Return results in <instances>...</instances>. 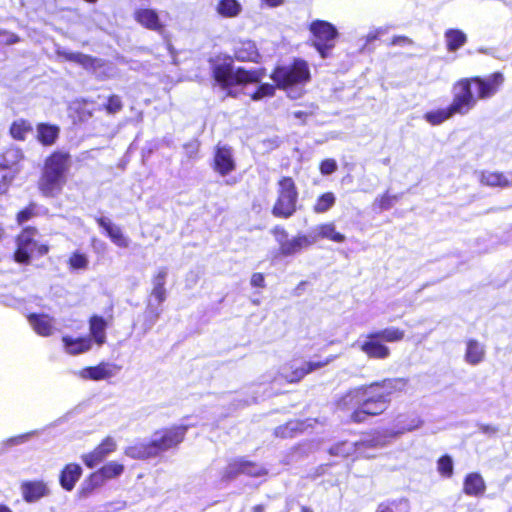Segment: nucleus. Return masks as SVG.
Masks as SVG:
<instances>
[{
  "mask_svg": "<svg viewBox=\"0 0 512 512\" xmlns=\"http://www.w3.org/2000/svg\"><path fill=\"white\" fill-rule=\"evenodd\" d=\"M213 76L216 84L223 90L227 91L229 96H237L238 90L249 95L252 100L258 101L265 97L273 96L275 87L271 84H261L255 91H247L248 85L260 83L264 78L263 69L246 70L244 68L235 69L233 60L230 57L218 56L213 62Z\"/></svg>",
  "mask_w": 512,
  "mask_h": 512,
  "instance_id": "obj_1",
  "label": "nucleus"
},
{
  "mask_svg": "<svg viewBox=\"0 0 512 512\" xmlns=\"http://www.w3.org/2000/svg\"><path fill=\"white\" fill-rule=\"evenodd\" d=\"M393 388L394 382L391 380L359 387L346 394L340 405L355 409L351 415L352 420L362 422L367 416L379 415L386 410Z\"/></svg>",
  "mask_w": 512,
  "mask_h": 512,
  "instance_id": "obj_2",
  "label": "nucleus"
},
{
  "mask_svg": "<svg viewBox=\"0 0 512 512\" xmlns=\"http://www.w3.org/2000/svg\"><path fill=\"white\" fill-rule=\"evenodd\" d=\"M504 83V75L495 72L486 78L462 79L453 86L451 108L455 114H467L473 109L478 99H487L497 93Z\"/></svg>",
  "mask_w": 512,
  "mask_h": 512,
  "instance_id": "obj_3",
  "label": "nucleus"
},
{
  "mask_svg": "<svg viewBox=\"0 0 512 512\" xmlns=\"http://www.w3.org/2000/svg\"><path fill=\"white\" fill-rule=\"evenodd\" d=\"M271 78L290 98L297 99L304 93V87L310 81L311 74L306 61L295 59L291 64L275 68Z\"/></svg>",
  "mask_w": 512,
  "mask_h": 512,
  "instance_id": "obj_4",
  "label": "nucleus"
},
{
  "mask_svg": "<svg viewBox=\"0 0 512 512\" xmlns=\"http://www.w3.org/2000/svg\"><path fill=\"white\" fill-rule=\"evenodd\" d=\"M37 235V229L27 227L16 237V250L13 254V259L16 263L28 265L30 264L31 258L34 254L44 256L48 253V245L39 242L37 240Z\"/></svg>",
  "mask_w": 512,
  "mask_h": 512,
  "instance_id": "obj_5",
  "label": "nucleus"
},
{
  "mask_svg": "<svg viewBox=\"0 0 512 512\" xmlns=\"http://www.w3.org/2000/svg\"><path fill=\"white\" fill-rule=\"evenodd\" d=\"M298 191L291 177H282L278 181L277 200L272 213L276 217L289 218L296 211Z\"/></svg>",
  "mask_w": 512,
  "mask_h": 512,
  "instance_id": "obj_6",
  "label": "nucleus"
},
{
  "mask_svg": "<svg viewBox=\"0 0 512 512\" xmlns=\"http://www.w3.org/2000/svg\"><path fill=\"white\" fill-rule=\"evenodd\" d=\"M309 31L312 35V44L320 56L322 58L328 57L338 37L336 27L324 20H314L309 25Z\"/></svg>",
  "mask_w": 512,
  "mask_h": 512,
  "instance_id": "obj_7",
  "label": "nucleus"
},
{
  "mask_svg": "<svg viewBox=\"0 0 512 512\" xmlns=\"http://www.w3.org/2000/svg\"><path fill=\"white\" fill-rule=\"evenodd\" d=\"M276 240L279 244L280 253L283 256H291L308 249L316 243V237L309 234H297L292 238H287V233L283 229L275 231Z\"/></svg>",
  "mask_w": 512,
  "mask_h": 512,
  "instance_id": "obj_8",
  "label": "nucleus"
},
{
  "mask_svg": "<svg viewBox=\"0 0 512 512\" xmlns=\"http://www.w3.org/2000/svg\"><path fill=\"white\" fill-rule=\"evenodd\" d=\"M187 428L185 425H174L155 431L151 440L156 449V454L158 455L180 444L184 439Z\"/></svg>",
  "mask_w": 512,
  "mask_h": 512,
  "instance_id": "obj_9",
  "label": "nucleus"
},
{
  "mask_svg": "<svg viewBox=\"0 0 512 512\" xmlns=\"http://www.w3.org/2000/svg\"><path fill=\"white\" fill-rule=\"evenodd\" d=\"M336 356H329L321 361H308L303 363L292 362L281 368V376L289 383H295L304 378L307 374L327 366L334 361Z\"/></svg>",
  "mask_w": 512,
  "mask_h": 512,
  "instance_id": "obj_10",
  "label": "nucleus"
},
{
  "mask_svg": "<svg viewBox=\"0 0 512 512\" xmlns=\"http://www.w3.org/2000/svg\"><path fill=\"white\" fill-rule=\"evenodd\" d=\"M381 340L376 332H371L358 340L357 345L369 358L384 360L390 356V349Z\"/></svg>",
  "mask_w": 512,
  "mask_h": 512,
  "instance_id": "obj_11",
  "label": "nucleus"
},
{
  "mask_svg": "<svg viewBox=\"0 0 512 512\" xmlns=\"http://www.w3.org/2000/svg\"><path fill=\"white\" fill-rule=\"evenodd\" d=\"M120 368L110 362H101L96 366L86 367L77 372V376L83 380L103 381L117 375Z\"/></svg>",
  "mask_w": 512,
  "mask_h": 512,
  "instance_id": "obj_12",
  "label": "nucleus"
},
{
  "mask_svg": "<svg viewBox=\"0 0 512 512\" xmlns=\"http://www.w3.org/2000/svg\"><path fill=\"white\" fill-rule=\"evenodd\" d=\"M117 448L116 441L112 437H106L92 452L82 456L83 462L94 468Z\"/></svg>",
  "mask_w": 512,
  "mask_h": 512,
  "instance_id": "obj_13",
  "label": "nucleus"
},
{
  "mask_svg": "<svg viewBox=\"0 0 512 512\" xmlns=\"http://www.w3.org/2000/svg\"><path fill=\"white\" fill-rule=\"evenodd\" d=\"M96 221L116 246L120 248L129 247L130 239L123 233L122 229L115 225L109 218L98 217Z\"/></svg>",
  "mask_w": 512,
  "mask_h": 512,
  "instance_id": "obj_14",
  "label": "nucleus"
},
{
  "mask_svg": "<svg viewBox=\"0 0 512 512\" xmlns=\"http://www.w3.org/2000/svg\"><path fill=\"white\" fill-rule=\"evenodd\" d=\"M66 183V176L54 175L43 171L39 188L45 196L58 195Z\"/></svg>",
  "mask_w": 512,
  "mask_h": 512,
  "instance_id": "obj_15",
  "label": "nucleus"
},
{
  "mask_svg": "<svg viewBox=\"0 0 512 512\" xmlns=\"http://www.w3.org/2000/svg\"><path fill=\"white\" fill-rule=\"evenodd\" d=\"M63 349L65 353L76 356L89 352L92 349V339L90 337H72L65 335L62 337Z\"/></svg>",
  "mask_w": 512,
  "mask_h": 512,
  "instance_id": "obj_16",
  "label": "nucleus"
},
{
  "mask_svg": "<svg viewBox=\"0 0 512 512\" xmlns=\"http://www.w3.org/2000/svg\"><path fill=\"white\" fill-rule=\"evenodd\" d=\"M69 169V155L62 152H55L45 161L44 172L54 175L66 176Z\"/></svg>",
  "mask_w": 512,
  "mask_h": 512,
  "instance_id": "obj_17",
  "label": "nucleus"
},
{
  "mask_svg": "<svg viewBox=\"0 0 512 512\" xmlns=\"http://www.w3.org/2000/svg\"><path fill=\"white\" fill-rule=\"evenodd\" d=\"M28 321L38 335L47 337L55 331V321L47 314H31Z\"/></svg>",
  "mask_w": 512,
  "mask_h": 512,
  "instance_id": "obj_18",
  "label": "nucleus"
},
{
  "mask_svg": "<svg viewBox=\"0 0 512 512\" xmlns=\"http://www.w3.org/2000/svg\"><path fill=\"white\" fill-rule=\"evenodd\" d=\"M486 355L485 345L476 339L465 342L464 360L467 364L475 366L480 364Z\"/></svg>",
  "mask_w": 512,
  "mask_h": 512,
  "instance_id": "obj_19",
  "label": "nucleus"
},
{
  "mask_svg": "<svg viewBox=\"0 0 512 512\" xmlns=\"http://www.w3.org/2000/svg\"><path fill=\"white\" fill-rule=\"evenodd\" d=\"M124 453L126 456L132 459H147L157 456L156 449L153 446L152 440L149 442L136 441L126 447Z\"/></svg>",
  "mask_w": 512,
  "mask_h": 512,
  "instance_id": "obj_20",
  "label": "nucleus"
},
{
  "mask_svg": "<svg viewBox=\"0 0 512 512\" xmlns=\"http://www.w3.org/2000/svg\"><path fill=\"white\" fill-rule=\"evenodd\" d=\"M23 498L27 502H35L48 494V488L42 481H29L21 485Z\"/></svg>",
  "mask_w": 512,
  "mask_h": 512,
  "instance_id": "obj_21",
  "label": "nucleus"
},
{
  "mask_svg": "<svg viewBox=\"0 0 512 512\" xmlns=\"http://www.w3.org/2000/svg\"><path fill=\"white\" fill-rule=\"evenodd\" d=\"M310 233L311 236L316 237V242L319 239H328L336 243H342L345 241V236L336 231V226L332 222L317 225Z\"/></svg>",
  "mask_w": 512,
  "mask_h": 512,
  "instance_id": "obj_22",
  "label": "nucleus"
},
{
  "mask_svg": "<svg viewBox=\"0 0 512 512\" xmlns=\"http://www.w3.org/2000/svg\"><path fill=\"white\" fill-rule=\"evenodd\" d=\"M134 17L139 24L147 29L160 31L163 28L157 12L153 9H138L135 11Z\"/></svg>",
  "mask_w": 512,
  "mask_h": 512,
  "instance_id": "obj_23",
  "label": "nucleus"
},
{
  "mask_svg": "<svg viewBox=\"0 0 512 512\" xmlns=\"http://www.w3.org/2000/svg\"><path fill=\"white\" fill-rule=\"evenodd\" d=\"M167 276V268L162 267L157 270L152 278L153 288L151 291V297L154 298L158 304H161L166 300L167 292L165 289V283Z\"/></svg>",
  "mask_w": 512,
  "mask_h": 512,
  "instance_id": "obj_24",
  "label": "nucleus"
},
{
  "mask_svg": "<svg viewBox=\"0 0 512 512\" xmlns=\"http://www.w3.org/2000/svg\"><path fill=\"white\" fill-rule=\"evenodd\" d=\"M366 446V442H349L344 441L336 444L331 448L330 452L336 456L348 457L354 454L363 455L369 457V455L364 453V447Z\"/></svg>",
  "mask_w": 512,
  "mask_h": 512,
  "instance_id": "obj_25",
  "label": "nucleus"
},
{
  "mask_svg": "<svg viewBox=\"0 0 512 512\" xmlns=\"http://www.w3.org/2000/svg\"><path fill=\"white\" fill-rule=\"evenodd\" d=\"M81 474L82 468L80 465L75 463L67 464L60 475L61 486L65 490L71 491L74 488L76 482L79 480Z\"/></svg>",
  "mask_w": 512,
  "mask_h": 512,
  "instance_id": "obj_26",
  "label": "nucleus"
},
{
  "mask_svg": "<svg viewBox=\"0 0 512 512\" xmlns=\"http://www.w3.org/2000/svg\"><path fill=\"white\" fill-rule=\"evenodd\" d=\"M106 328L107 322L101 316H92L89 320L90 338L98 346L103 345L106 342Z\"/></svg>",
  "mask_w": 512,
  "mask_h": 512,
  "instance_id": "obj_27",
  "label": "nucleus"
},
{
  "mask_svg": "<svg viewBox=\"0 0 512 512\" xmlns=\"http://www.w3.org/2000/svg\"><path fill=\"white\" fill-rule=\"evenodd\" d=\"M215 168L221 175H226L234 170V160L229 148H218L215 155Z\"/></svg>",
  "mask_w": 512,
  "mask_h": 512,
  "instance_id": "obj_28",
  "label": "nucleus"
},
{
  "mask_svg": "<svg viewBox=\"0 0 512 512\" xmlns=\"http://www.w3.org/2000/svg\"><path fill=\"white\" fill-rule=\"evenodd\" d=\"M59 131L56 125L40 123L36 128V138L41 144L51 146L56 142Z\"/></svg>",
  "mask_w": 512,
  "mask_h": 512,
  "instance_id": "obj_29",
  "label": "nucleus"
},
{
  "mask_svg": "<svg viewBox=\"0 0 512 512\" xmlns=\"http://www.w3.org/2000/svg\"><path fill=\"white\" fill-rule=\"evenodd\" d=\"M479 181L489 187L505 188L512 184V181L506 175L493 171H482L479 174Z\"/></svg>",
  "mask_w": 512,
  "mask_h": 512,
  "instance_id": "obj_30",
  "label": "nucleus"
},
{
  "mask_svg": "<svg viewBox=\"0 0 512 512\" xmlns=\"http://www.w3.org/2000/svg\"><path fill=\"white\" fill-rule=\"evenodd\" d=\"M463 490L470 496H478L485 491V482L478 473L468 474L464 481Z\"/></svg>",
  "mask_w": 512,
  "mask_h": 512,
  "instance_id": "obj_31",
  "label": "nucleus"
},
{
  "mask_svg": "<svg viewBox=\"0 0 512 512\" xmlns=\"http://www.w3.org/2000/svg\"><path fill=\"white\" fill-rule=\"evenodd\" d=\"M235 57L239 61L256 62L259 58L257 47L252 41H244L235 49Z\"/></svg>",
  "mask_w": 512,
  "mask_h": 512,
  "instance_id": "obj_32",
  "label": "nucleus"
},
{
  "mask_svg": "<svg viewBox=\"0 0 512 512\" xmlns=\"http://www.w3.org/2000/svg\"><path fill=\"white\" fill-rule=\"evenodd\" d=\"M216 11L224 18H234L241 13L242 5L237 0H219Z\"/></svg>",
  "mask_w": 512,
  "mask_h": 512,
  "instance_id": "obj_33",
  "label": "nucleus"
},
{
  "mask_svg": "<svg viewBox=\"0 0 512 512\" xmlns=\"http://www.w3.org/2000/svg\"><path fill=\"white\" fill-rule=\"evenodd\" d=\"M445 42L449 51H456L467 42L466 34L458 29H449L445 32Z\"/></svg>",
  "mask_w": 512,
  "mask_h": 512,
  "instance_id": "obj_34",
  "label": "nucleus"
},
{
  "mask_svg": "<svg viewBox=\"0 0 512 512\" xmlns=\"http://www.w3.org/2000/svg\"><path fill=\"white\" fill-rule=\"evenodd\" d=\"M454 115L455 112L452 110L451 106H448L446 108L427 112L424 115V119L431 125H439Z\"/></svg>",
  "mask_w": 512,
  "mask_h": 512,
  "instance_id": "obj_35",
  "label": "nucleus"
},
{
  "mask_svg": "<svg viewBox=\"0 0 512 512\" xmlns=\"http://www.w3.org/2000/svg\"><path fill=\"white\" fill-rule=\"evenodd\" d=\"M16 172V168L5 166L4 162L0 161V194L7 192L16 175Z\"/></svg>",
  "mask_w": 512,
  "mask_h": 512,
  "instance_id": "obj_36",
  "label": "nucleus"
},
{
  "mask_svg": "<svg viewBox=\"0 0 512 512\" xmlns=\"http://www.w3.org/2000/svg\"><path fill=\"white\" fill-rule=\"evenodd\" d=\"M304 429H305V425L303 422L294 420V421H289L288 423H286L283 426H279L275 430V434L282 438L293 437L298 432L304 431Z\"/></svg>",
  "mask_w": 512,
  "mask_h": 512,
  "instance_id": "obj_37",
  "label": "nucleus"
},
{
  "mask_svg": "<svg viewBox=\"0 0 512 512\" xmlns=\"http://www.w3.org/2000/svg\"><path fill=\"white\" fill-rule=\"evenodd\" d=\"M31 131V124L24 119L15 120L10 127V134L16 140H24Z\"/></svg>",
  "mask_w": 512,
  "mask_h": 512,
  "instance_id": "obj_38",
  "label": "nucleus"
},
{
  "mask_svg": "<svg viewBox=\"0 0 512 512\" xmlns=\"http://www.w3.org/2000/svg\"><path fill=\"white\" fill-rule=\"evenodd\" d=\"M105 480L103 479V476L99 473V471H96L92 473L83 483L81 486V495L82 496H88L94 489L101 487L104 484Z\"/></svg>",
  "mask_w": 512,
  "mask_h": 512,
  "instance_id": "obj_39",
  "label": "nucleus"
},
{
  "mask_svg": "<svg viewBox=\"0 0 512 512\" xmlns=\"http://www.w3.org/2000/svg\"><path fill=\"white\" fill-rule=\"evenodd\" d=\"M336 197L332 192H326L319 196L313 206L315 213H325L335 204Z\"/></svg>",
  "mask_w": 512,
  "mask_h": 512,
  "instance_id": "obj_40",
  "label": "nucleus"
},
{
  "mask_svg": "<svg viewBox=\"0 0 512 512\" xmlns=\"http://www.w3.org/2000/svg\"><path fill=\"white\" fill-rule=\"evenodd\" d=\"M375 332L383 341L386 342H399L403 340L405 336L404 330L393 326Z\"/></svg>",
  "mask_w": 512,
  "mask_h": 512,
  "instance_id": "obj_41",
  "label": "nucleus"
},
{
  "mask_svg": "<svg viewBox=\"0 0 512 512\" xmlns=\"http://www.w3.org/2000/svg\"><path fill=\"white\" fill-rule=\"evenodd\" d=\"M99 473L103 476V479L109 480L120 476L124 471V466L116 461H110L100 468Z\"/></svg>",
  "mask_w": 512,
  "mask_h": 512,
  "instance_id": "obj_42",
  "label": "nucleus"
},
{
  "mask_svg": "<svg viewBox=\"0 0 512 512\" xmlns=\"http://www.w3.org/2000/svg\"><path fill=\"white\" fill-rule=\"evenodd\" d=\"M234 466H239L243 470V474H247L249 476L259 477L266 474L265 468L249 461L237 462L232 465V467Z\"/></svg>",
  "mask_w": 512,
  "mask_h": 512,
  "instance_id": "obj_43",
  "label": "nucleus"
},
{
  "mask_svg": "<svg viewBox=\"0 0 512 512\" xmlns=\"http://www.w3.org/2000/svg\"><path fill=\"white\" fill-rule=\"evenodd\" d=\"M397 200V195H390L389 193H385L374 200L373 207L379 211L388 210L393 207Z\"/></svg>",
  "mask_w": 512,
  "mask_h": 512,
  "instance_id": "obj_44",
  "label": "nucleus"
},
{
  "mask_svg": "<svg viewBox=\"0 0 512 512\" xmlns=\"http://www.w3.org/2000/svg\"><path fill=\"white\" fill-rule=\"evenodd\" d=\"M22 159V152L17 148L7 149L1 156L0 161H3L5 166L15 168V165Z\"/></svg>",
  "mask_w": 512,
  "mask_h": 512,
  "instance_id": "obj_45",
  "label": "nucleus"
},
{
  "mask_svg": "<svg viewBox=\"0 0 512 512\" xmlns=\"http://www.w3.org/2000/svg\"><path fill=\"white\" fill-rule=\"evenodd\" d=\"M68 263L71 269H85L89 260L86 254L76 251L70 256Z\"/></svg>",
  "mask_w": 512,
  "mask_h": 512,
  "instance_id": "obj_46",
  "label": "nucleus"
},
{
  "mask_svg": "<svg viewBox=\"0 0 512 512\" xmlns=\"http://www.w3.org/2000/svg\"><path fill=\"white\" fill-rule=\"evenodd\" d=\"M438 472L444 477H450L453 474V461L449 456H442L437 462Z\"/></svg>",
  "mask_w": 512,
  "mask_h": 512,
  "instance_id": "obj_47",
  "label": "nucleus"
},
{
  "mask_svg": "<svg viewBox=\"0 0 512 512\" xmlns=\"http://www.w3.org/2000/svg\"><path fill=\"white\" fill-rule=\"evenodd\" d=\"M237 462H245V460L235 459V460L231 461L225 469L223 478L232 479V478L236 477L237 475L243 473V470L239 466L232 467V465Z\"/></svg>",
  "mask_w": 512,
  "mask_h": 512,
  "instance_id": "obj_48",
  "label": "nucleus"
},
{
  "mask_svg": "<svg viewBox=\"0 0 512 512\" xmlns=\"http://www.w3.org/2000/svg\"><path fill=\"white\" fill-rule=\"evenodd\" d=\"M35 215V205L31 204L25 209L21 210L17 216L16 220L19 225L23 224L24 222L30 220Z\"/></svg>",
  "mask_w": 512,
  "mask_h": 512,
  "instance_id": "obj_49",
  "label": "nucleus"
},
{
  "mask_svg": "<svg viewBox=\"0 0 512 512\" xmlns=\"http://www.w3.org/2000/svg\"><path fill=\"white\" fill-rule=\"evenodd\" d=\"M106 109L111 114L119 112L122 109V102L120 97L116 95L109 97Z\"/></svg>",
  "mask_w": 512,
  "mask_h": 512,
  "instance_id": "obj_50",
  "label": "nucleus"
},
{
  "mask_svg": "<svg viewBox=\"0 0 512 512\" xmlns=\"http://www.w3.org/2000/svg\"><path fill=\"white\" fill-rule=\"evenodd\" d=\"M337 169V163L334 159H326L321 162L320 171L323 175H329L335 172Z\"/></svg>",
  "mask_w": 512,
  "mask_h": 512,
  "instance_id": "obj_51",
  "label": "nucleus"
},
{
  "mask_svg": "<svg viewBox=\"0 0 512 512\" xmlns=\"http://www.w3.org/2000/svg\"><path fill=\"white\" fill-rule=\"evenodd\" d=\"M18 42V37L10 32H0V43L3 44H13Z\"/></svg>",
  "mask_w": 512,
  "mask_h": 512,
  "instance_id": "obj_52",
  "label": "nucleus"
},
{
  "mask_svg": "<svg viewBox=\"0 0 512 512\" xmlns=\"http://www.w3.org/2000/svg\"><path fill=\"white\" fill-rule=\"evenodd\" d=\"M67 59L81 63L83 65L87 64V62L89 61V58L87 56L80 53H70L67 55Z\"/></svg>",
  "mask_w": 512,
  "mask_h": 512,
  "instance_id": "obj_53",
  "label": "nucleus"
},
{
  "mask_svg": "<svg viewBox=\"0 0 512 512\" xmlns=\"http://www.w3.org/2000/svg\"><path fill=\"white\" fill-rule=\"evenodd\" d=\"M33 435V432L31 433H26V434H22V435H19V436H16V437H13L11 439L8 440V442L11 444V445H18V444H22L24 443L25 441L28 440V438Z\"/></svg>",
  "mask_w": 512,
  "mask_h": 512,
  "instance_id": "obj_54",
  "label": "nucleus"
},
{
  "mask_svg": "<svg viewBox=\"0 0 512 512\" xmlns=\"http://www.w3.org/2000/svg\"><path fill=\"white\" fill-rule=\"evenodd\" d=\"M422 425V421L419 419H414L411 424H409L407 427L403 428L402 430L396 432L394 435L401 434L404 432H410L417 428H419Z\"/></svg>",
  "mask_w": 512,
  "mask_h": 512,
  "instance_id": "obj_55",
  "label": "nucleus"
},
{
  "mask_svg": "<svg viewBox=\"0 0 512 512\" xmlns=\"http://www.w3.org/2000/svg\"><path fill=\"white\" fill-rule=\"evenodd\" d=\"M251 285L254 287H263L264 276L261 273H254L251 277Z\"/></svg>",
  "mask_w": 512,
  "mask_h": 512,
  "instance_id": "obj_56",
  "label": "nucleus"
},
{
  "mask_svg": "<svg viewBox=\"0 0 512 512\" xmlns=\"http://www.w3.org/2000/svg\"><path fill=\"white\" fill-rule=\"evenodd\" d=\"M375 512H395V509L390 503H381L378 505Z\"/></svg>",
  "mask_w": 512,
  "mask_h": 512,
  "instance_id": "obj_57",
  "label": "nucleus"
},
{
  "mask_svg": "<svg viewBox=\"0 0 512 512\" xmlns=\"http://www.w3.org/2000/svg\"><path fill=\"white\" fill-rule=\"evenodd\" d=\"M262 4L270 8H276L284 4V0H261Z\"/></svg>",
  "mask_w": 512,
  "mask_h": 512,
  "instance_id": "obj_58",
  "label": "nucleus"
},
{
  "mask_svg": "<svg viewBox=\"0 0 512 512\" xmlns=\"http://www.w3.org/2000/svg\"><path fill=\"white\" fill-rule=\"evenodd\" d=\"M373 446H379V447H382L386 444V440H383V439H380V438H377V439H374L373 441Z\"/></svg>",
  "mask_w": 512,
  "mask_h": 512,
  "instance_id": "obj_59",
  "label": "nucleus"
},
{
  "mask_svg": "<svg viewBox=\"0 0 512 512\" xmlns=\"http://www.w3.org/2000/svg\"><path fill=\"white\" fill-rule=\"evenodd\" d=\"M482 431L483 432H495V429L493 427H490V426H482Z\"/></svg>",
  "mask_w": 512,
  "mask_h": 512,
  "instance_id": "obj_60",
  "label": "nucleus"
},
{
  "mask_svg": "<svg viewBox=\"0 0 512 512\" xmlns=\"http://www.w3.org/2000/svg\"><path fill=\"white\" fill-rule=\"evenodd\" d=\"M254 512H264V508L261 505H257L253 508Z\"/></svg>",
  "mask_w": 512,
  "mask_h": 512,
  "instance_id": "obj_61",
  "label": "nucleus"
},
{
  "mask_svg": "<svg viewBox=\"0 0 512 512\" xmlns=\"http://www.w3.org/2000/svg\"><path fill=\"white\" fill-rule=\"evenodd\" d=\"M0 512H12V511L7 506L0 505Z\"/></svg>",
  "mask_w": 512,
  "mask_h": 512,
  "instance_id": "obj_62",
  "label": "nucleus"
},
{
  "mask_svg": "<svg viewBox=\"0 0 512 512\" xmlns=\"http://www.w3.org/2000/svg\"><path fill=\"white\" fill-rule=\"evenodd\" d=\"M4 236H5V230H4V228L0 225V241H2V240H3Z\"/></svg>",
  "mask_w": 512,
  "mask_h": 512,
  "instance_id": "obj_63",
  "label": "nucleus"
},
{
  "mask_svg": "<svg viewBox=\"0 0 512 512\" xmlns=\"http://www.w3.org/2000/svg\"><path fill=\"white\" fill-rule=\"evenodd\" d=\"M302 512H312L309 508L303 507Z\"/></svg>",
  "mask_w": 512,
  "mask_h": 512,
  "instance_id": "obj_64",
  "label": "nucleus"
}]
</instances>
